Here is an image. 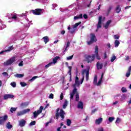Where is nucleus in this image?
I'll list each match as a JSON object with an SVG mask.
<instances>
[{"instance_id":"obj_9","label":"nucleus","mask_w":131,"mask_h":131,"mask_svg":"<svg viewBox=\"0 0 131 131\" xmlns=\"http://www.w3.org/2000/svg\"><path fill=\"white\" fill-rule=\"evenodd\" d=\"M66 113L63 110V109H60V112H59V116L61 117V120H63L64 118H65V115Z\"/></svg>"},{"instance_id":"obj_56","label":"nucleus","mask_w":131,"mask_h":131,"mask_svg":"<svg viewBox=\"0 0 131 131\" xmlns=\"http://www.w3.org/2000/svg\"><path fill=\"white\" fill-rule=\"evenodd\" d=\"M83 80H84V76H83L81 80L80 84H82V83L83 82Z\"/></svg>"},{"instance_id":"obj_31","label":"nucleus","mask_w":131,"mask_h":131,"mask_svg":"<svg viewBox=\"0 0 131 131\" xmlns=\"http://www.w3.org/2000/svg\"><path fill=\"white\" fill-rule=\"evenodd\" d=\"M97 81H98V76H97V75H95L94 76V79L93 83L95 84H97Z\"/></svg>"},{"instance_id":"obj_59","label":"nucleus","mask_w":131,"mask_h":131,"mask_svg":"<svg viewBox=\"0 0 131 131\" xmlns=\"http://www.w3.org/2000/svg\"><path fill=\"white\" fill-rule=\"evenodd\" d=\"M95 112H97V108H95L92 111V114H94Z\"/></svg>"},{"instance_id":"obj_23","label":"nucleus","mask_w":131,"mask_h":131,"mask_svg":"<svg viewBox=\"0 0 131 131\" xmlns=\"http://www.w3.org/2000/svg\"><path fill=\"white\" fill-rule=\"evenodd\" d=\"M97 69H102L103 68V64H100V62H98L97 63Z\"/></svg>"},{"instance_id":"obj_22","label":"nucleus","mask_w":131,"mask_h":131,"mask_svg":"<svg viewBox=\"0 0 131 131\" xmlns=\"http://www.w3.org/2000/svg\"><path fill=\"white\" fill-rule=\"evenodd\" d=\"M59 111H60V108H58L56 110V113L55 115L56 119H59V116L60 115V113H59Z\"/></svg>"},{"instance_id":"obj_7","label":"nucleus","mask_w":131,"mask_h":131,"mask_svg":"<svg viewBox=\"0 0 131 131\" xmlns=\"http://www.w3.org/2000/svg\"><path fill=\"white\" fill-rule=\"evenodd\" d=\"M6 120H8V115H6L4 117H0V125H3Z\"/></svg>"},{"instance_id":"obj_43","label":"nucleus","mask_w":131,"mask_h":131,"mask_svg":"<svg viewBox=\"0 0 131 131\" xmlns=\"http://www.w3.org/2000/svg\"><path fill=\"white\" fill-rule=\"evenodd\" d=\"M114 119H115V117H110L108 118V121H110V122H112V121H113V120H114Z\"/></svg>"},{"instance_id":"obj_50","label":"nucleus","mask_w":131,"mask_h":131,"mask_svg":"<svg viewBox=\"0 0 131 131\" xmlns=\"http://www.w3.org/2000/svg\"><path fill=\"white\" fill-rule=\"evenodd\" d=\"M2 74L3 75H4V76H9V74H8V73H7L6 72H3Z\"/></svg>"},{"instance_id":"obj_8","label":"nucleus","mask_w":131,"mask_h":131,"mask_svg":"<svg viewBox=\"0 0 131 131\" xmlns=\"http://www.w3.org/2000/svg\"><path fill=\"white\" fill-rule=\"evenodd\" d=\"M95 57H96L97 60H101V58L99 55V47H98V46H95Z\"/></svg>"},{"instance_id":"obj_38","label":"nucleus","mask_w":131,"mask_h":131,"mask_svg":"<svg viewBox=\"0 0 131 131\" xmlns=\"http://www.w3.org/2000/svg\"><path fill=\"white\" fill-rule=\"evenodd\" d=\"M20 106L21 107L27 106H28V103H27V102L21 103Z\"/></svg>"},{"instance_id":"obj_14","label":"nucleus","mask_w":131,"mask_h":131,"mask_svg":"<svg viewBox=\"0 0 131 131\" xmlns=\"http://www.w3.org/2000/svg\"><path fill=\"white\" fill-rule=\"evenodd\" d=\"M116 13L117 14H119L120 12H121V8L120 7V5H117L115 8Z\"/></svg>"},{"instance_id":"obj_11","label":"nucleus","mask_w":131,"mask_h":131,"mask_svg":"<svg viewBox=\"0 0 131 131\" xmlns=\"http://www.w3.org/2000/svg\"><path fill=\"white\" fill-rule=\"evenodd\" d=\"M14 95L12 94H6L4 96V100H8V99H13L14 98Z\"/></svg>"},{"instance_id":"obj_3","label":"nucleus","mask_w":131,"mask_h":131,"mask_svg":"<svg viewBox=\"0 0 131 131\" xmlns=\"http://www.w3.org/2000/svg\"><path fill=\"white\" fill-rule=\"evenodd\" d=\"M15 61H16V57H12L7 60L6 62H4V65L5 66H9V65H12V64Z\"/></svg>"},{"instance_id":"obj_19","label":"nucleus","mask_w":131,"mask_h":131,"mask_svg":"<svg viewBox=\"0 0 131 131\" xmlns=\"http://www.w3.org/2000/svg\"><path fill=\"white\" fill-rule=\"evenodd\" d=\"M130 72H131V66H130L127 70V73H126V77H129L130 75Z\"/></svg>"},{"instance_id":"obj_49","label":"nucleus","mask_w":131,"mask_h":131,"mask_svg":"<svg viewBox=\"0 0 131 131\" xmlns=\"http://www.w3.org/2000/svg\"><path fill=\"white\" fill-rule=\"evenodd\" d=\"M11 19H14V20H16V19H17V15L13 14L11 17Z\"/></svg>"},{"instance_id":"obj_46","label":"nucleus","mask_w":131,"mask_h":131,"mask_svg":"<svg viewBox=\"0 0 131 131\" xmlns=\"http://www.w3.org/2000/svg\"><path fill=\"white\" fill-rule=\"evenodd\" d=\"M11 85L13 88H16V82H11Z\"/></svg>"},{"instance_id":"obj_39","label":"nucleus","mask_w":131,"mask_h":131,"mask_svg":"<svg viewBox=\"0 0 131 131\" xmlns=\"http://www.w3.org/2000/svg\"><path fill=\"white\" fill-rule=\"evenodd\" d=\"M116 59V56L115 55L113 56L111 59V62H114Z\"/></svg>"},{"instance_id":"obj_47","label":"nucleus","mask_w":131,"mask_h":131,"mask_svg":"<svg viewBox=\"0 0 131 131\" xmlns=\"http://www.w3.org/2000/svg\"><path fill=\"white\" fill-rule=\"evenodd\" d=\"M72 59H73V55H71L67 57V60H72Z\"/></svg>"},{"instance_id":"obj_6","label":"nucleus","mask_w":131,"mask_h":131,"mask_svg":"<svg viewBox=\"0 0 131 131\" xmlns=\"http://www.w3.org/2000/svg\"><path fill=\"white\" fill-rule=\"evenodd\" d=\"M84 73H86V81H88L90 77V69H88L87 70H83L82 72V74L83 75Z\"/></svg>"},{"instance_id":"obj_17","label":"nucleus","mask_w":131,"mask_h":131,"mask_svg":"<svg viewBox=\"0 0 131 131\" xmlns=\"http://www.w3.org/2000/svg\"><path fill=\"white\" fill-rule=\"evenodd\" d=\"M103 121V118H99L96 120L95 123L96 124H100Z\"/></svg>"},{"instance_id":"obj_55","label":"nucleus","mask_w":131,"mask_h":131,"mask_svg":"<svg viewBox=\"0 0 131 131\" xmlns=\"http://www.w3.org/2000/svg\"><path fill=\"white\" fill-rule=\"evenodd\" d=\"M69 32H70V33H71V34L74 33V32H75V30L72 29V30L69 31Z\"/></svg>"},{"instance_id":"obj_10","label":"nucleus","mask_w":131,"mask_h":131,"mask_svg":"<svg viewBox=\"0 0 131 131\" xmlns=\"http://www.w3.org/2000/svg\"><path fill=\"white\" fill-rule=\"evenodd\" d=\"M102 16L99 17L98 23L97 24V29L101 28L102 27Z\"/></svg>"},{"instance_id":"obj_25","label":"nucleus","mask_w":131,"mask_h":131,"mask_svg":"<svg viewBox=\"0 0 131 131\" xmlns=\"http://www.w3.org/2000/svg\"><path fill=\"white\" fill-rule=\"evenodd\" d=\"M7 128H8V129H10L13 127V125L11 124V123L10 122H8L6 125Z\"/></svg>"},{"instance_id":"obj_48","label":"nucleus","mask_w":131,"mask_h":131,"mask_svg":"<svg viewBox=\"0 0 131 131\" xmlns=\"http://www.w3.org/2000/svg\"><path fill=\"white\" fill-rule=\"evenodd\" d=\"M38 77V76H34L30 80V81H33L35 79H36Z\"/></svg>"},{"instance_id":"obj_16","label":"nucleus","mask_w":131,"mask_h":131,"mask_svg":"<svg viewBox=\"0 0 131 131\" xmlns=\"http://www.w3.org/2000/svg\"><path fill=\"white\" fill-rule=\"evenodd\" d=\"M42 39L44 40V42H45L46 44L48 43L49 41H50V38L48 36H46L42 38Z\"/></svg>"},{"instance_id":"obj_28","label":"nucleus","mask_w":131,"mask_h":131,"mask_svg":"<svg viewBox=\"0 0 131 131\" xmlns=\"http://www.w3.org/2000/svg\"><path fill=\"white\" fill-rule=\"evenodd\" d=\"M75 94H76L75 95V97H76V102H78V100H79V94H78V92H76Z\"/></svg>"},{"instance_id":"obj_32","label":"nucleus","mask_w":131,"mask_h":131,"mask_svg":"<svg viewBox=\"0 0 131 131\" xmlns=\"http://www.w3.org/2000/svg\"><path fill=\"white\" fill-rule=\"evenodd\" d=\"M80 24H81V21H79V23H76L73 27V28L74 29V28H76V27H77V26H78L79 25H80Z\"/></svg>"},{"instance_id":"obj_64","label":"nucleus","mask_w":131,"mask_h":131,"mask_svg":"<svg viewBox=\"0 0 131 131\" xmlns=\"http://www.w3.org/2000/svg\"><path fill=\"white\" fill-rule=\"evenodd\" d=\"M61 128H62V127H58L57 128V131H62V130H61Z\"/></svg>"},{"instance_id":"obj_13","label":"nucleus","mask_w":131,"mask_h":131,"mask_svg":"<svg viewBox=\"0 0 131 131\" xmlns=\"http://www.w3.org/2000/svg\"><path fill=\"white\" fill-rule=\"evenodd\" d=\"M26 124V121L24 119H22L19 121V125L21 127H23V126H25Z\"/></svg>"},{"instance_id":"obj_51","label":"nucleus","mask_w":131,"mask_h":131,"mask_svg":"<svg viewBox=\"0 0 131 131\" xmlns=\"http://www.w3.org/2000/svg\"><path fill=\"white\" fill-rule=\"evenodd\" d=\"M114 39H119V36H118L117 35H115L114 36Z\"/></svg>"},{"instance_id":"obj_53","label":"nucleus","mask_w":131,"mask_h":131,"mask_svg":"<svg viewBox=\"0 0 131 131\" xmlns=\"http://www.w3.org/2000/svg\"><path fill=\"white\" fill-rule=\"evenodd\" d=\"M49 98L54 99V94H53V93L50 94V95H49Z\"/></svg>"},{"instance_id":"obj_24","label":"nucleus","mask_w":131,"mask_h":131,"mask_svg":"<svg viewBox=\"0 0 131 131\" xmlns=\"http://www.w3.org/2000/svg\"><path fill=\"white\" fill-rule=\"evenodd\" d=\"M15 77H17V78H22L24 76V74H16L15 75Z\"/></svg>"},{"instance_id":"obj_36","label":"nucleus","mask_w":131,"mask_h":131,"mask_svg":"<svg viewBox=\"0 0 131 131\" xmlns=\"http://www.w3.org/2000/svg\"><path fill=\"white\" fill-rule=\"evenodd\" d=\"M101 83H102V78H100L99 81L96 84H95L96 85H97V86H99V85H101Z\"/></svg>"},{"instance_id":"obj_30","label":"nucleus","mask_w":131,"mask_h":131,"mask_svg":"<svg viewBox=\"0 0 131 131\" xmlns=\"http://www.w3.org/2000/svg\"><path fill=\"white\" fill-rule=\"evenodd\" d=\"M12 50H14V47H13V46H11L8 47V49L5 50V52H11V51H12Z\"/></svg>"},{"instance_id":"obj_2","label":"nucleus","mask_w":131,"mask_h":131,"mask_svg":"<svg viewBox=\"0 0 131 131\" xmlns=\"http://www.w3.org/2000/svg\"><path fill=\"white\" fill-rule=\"evenodd\" d=\"M42 10L43 9L37 8L35 10H31L30 13H32L33 15H39L42 14Z\"/></svg>"},{"instance_id":"obj_34","label":"nucleus","mask_w":131,"mask_h":131,"mask_svg":"<svg viewBox=\"0 0 131 131\" xmlns=\"http://www.w3.org/2000/svg\"><path fill=\"white\" fill-rule=\"evenodd\" d=\"M17 116H21V115H24V113L23 111L17 112Z\"/></svg>"},{"instance_id":"obj_5","label":"nucleus","mask_w":131,"mask_h":131,"mask_svg":"<svg viewBox=\"0 0 131 131\" xmlns=\"http://www.w3.org/2000/svg\"><path fill=\"white\" fill-rule=\"evenodd\" d=\"M42 110H43V106H40L39 110H38L37 112L35 111L33 113L34 118H36V117H37V116L39 115V114H40V113L42 112Z\"/></svg>"},{"instance_id":"obj_18","label":"nucleus","mask_w":131,"mask_h":131,"mask_svg":"<svg viewBox=\"0 0 131 131\" xmlns=\"http://www.w3.org/2000/svg\"><path fill=\"white\" fill-rule=\"evenodd\" d=\"M60 57L59 56H56L55 57H54L53 59V64H56V63H57L58 60H59V59H60Z\"/></svg>"},{"instance_id":"obj_29","label":"nucleus","mask_w":131,"mask_h":131,"mask_svg":"<svg viewBox=\"0 0 131 131\" xmlns=\"http://www.w3.org/2000/svg\"><path fill=\"white\" fill-rule=\"evenodd\" d=\"M68 105V101L67 100H66L63 105V109H66V107H67Z\"/></svg>"},{"instance_id":"obj_42","label":"nucleus","mask_w":131,"mask_h":131,"mask_svg":"<svg viewBox=\"0 0 131 131\" xmlns=\"http://www.w3.org/2000/svg\"><path fill=\"white\" fill-rule=\"evenodd\" d=\"M121 91L122 93H126L127 92V90H126V88L124 87H122L121 89Z\"/></svg>"},{"instance_id":"obj_60","label":"nucleus","mask_w":131,"mask_h":131,"mask_svg":"<svg viewBox=\"0 0 131 131\" xmlns=\"http://www.w3.org/2000/svg\"><path fill=\"white\" fill-rule=\"evenodd\" d=\"M18 66L22 67L23 66V61H21L19 63Z\"/></svg>"},{"instance_id":"obj_20","label":"nucleus","mask_w":131,"mask_h":131,"mask_svg":"<svg viewBox=\"0 0 131 131\" xmlns=\"http://www.w3.org/2000/svg\"><path fill=\"white\" fill-rule=\"evenodd\" d=\"M110 23H111V20H108L105 25L104 26V28L105 29H108V27H109V25H110Z\"/></svg>"},{"instance_id":"obj_27","label":"nucleus","mask_w":131,"mask_h":131,"mask_svg":"<svg viewBox=\"0 0 131 131\" xmlns=\"http://www.w3.org/2000/svg\"><path fill=\"white\" fill-rule=\"evenodd\" d=\"M111 10H112V6H110L108 9H107V11L106 12V16H109L110 12H111Z\"/></svg>"},{"instance_id":"obj_58","label":"nucleus","mask_w":131,"mask_h":131,"mask_svg":"<svg viewBox=\"0 0 131 131\" xmlns=\"http://www.w3.org/2000/svg\"><path fill=\"white\" fill-rule=\"evenodd\" d=\"M83 17L84 19H88V15H86V14H84V15H83Z\"/></svg>"},{"instance_id":"obj_41","label":"nucleus","mask_w":131,"mask_h":131,"mask_svg":"<svg viewBox=\"0 0 131 131\" xmlns=\"http://www.w3.org/2000/svg\"><path fill=\"white\" fill-rule=\"evenodd\" d=\"M52 65H53V62H50L48 64L46 65L45 68H49V67H50V66H52Z\"/></svg>"},{"instance_id":"obj_54","label":"nucleus","mask_w":131,"mask_h":131,"mask_svg":"<svg viewBox=\"0 0 131 131\" xmlns=\"http://www.w3.org/2000/svg\"><path fill=\"white\" fill-rule=\"evenodd\" d=\"M116 122L117 123H119V122H120V119L119 118H117L116 120Z\"/></svg>"},{"instance_id":"obj_33","label":"nucleus","mask_w":131,"mask_h":131,"mask_svg":"<svg viewBox=\"0 0 131 131\" xmlns=\"http://www.w3.org/2000/svg\"><path fill=\"white\" fill-rule=\"evenodd\" d=\"M71 120L70 119H67V124L68 125V126H70V125H71Z\"/></svg>"},{"instance_id":"obj_21","label":"nucleus","mask_w":131,"mask_h":131,"mask_svg":"<svg viewBox=\"0 0 131 131\" xmlns=\"http://www.w3.org/2000/svg\"><path fill=\"white\" fill-rule=\"evenodd\" d=\"M74 19L75 20H78V19H82V14H80V15L74 16Z\"/></svg>"},{"instance_id":"obj_12","label":"nucleus","mask_w":131,"mask_h":131,"mask_svg":"<svg viewBox=\"0 0 131 131\" xmlns=\"http://www.w3.org/2000/svg\"><path fill=\"white\" fill-rule=\"evenodd\" d=\"M77 108H78V109H83V102H82V101H79L78 103Z\"/></svg>"},{"instance_id":"obj_45","label":"nucleus","mask_w":131,"mask_h":131,"mask_svg":"<svg viewBox=\"0 0 131 131\" xmlns=\"http://www.w3.org/2000/svg\"><path fill=\"white\" fill-rule=\"evenodd\" d=\"M94 42V41L91 40L88 41V42H87V43H88V45L89 46H90V45H92Z\"/></svg>"},{"instance_id":"obj_57","label":"nucleus","mask_w":131,"mask_h":131,"mask_svg":"<svg viewBox=\"0 0 131 131\" xmlns=\"http://www.w3.org/2000/svg\"><path fill=\"white\" fill-rule=\"evenodd\" d=\"M70 47V42L69 41H68L67 43V48H69Z\"/></svg>"},{"instance_id":"obj_1","label":"nucleus","mask_w":131,"mask_h":131,"mask_svg":"<svg viewBox=\"0 0 131 131\" xmlns=\"http://www.w3.org/2000/svg\"><path fill=\"white\" fill-rule=\"evenodd\" d=\"M79 81H75V83L73 84V88L74 89L73 90L72 93H70V99L73 100V97H74V95H75V93L77 92V89H76V86H79L80 85Z\"/></svg>"},{"instance_id":"obj_4","label":"nucleus","mask_w":131,"mask_h":131,"mask_svg":"<svg viewBox=\"0 0 131 131\" xmlns=\"http://www.w3.org/2000/svg\"><path fill=\"white\" fill-rule=\"evenodd\" d=\"M96 59V55L92 54V56L91 55H88L86 57V61L88 63H92L93 61H94Z\"/></svg>"},{"instance_id":"obj_62","label":"nucleus","mask_w":131,"mask_h":131,"mask_svg":"<svg viewBox=\"0 0 131 131\" xmlns=\"http://www.w3.org/2000/svg\"><path fill=\"white\" fill-rule=\"evenodd\" d=\"M75 81H79V78H78V77L76 76Z\"/></svg>"},{"instance_id":"obj_37","label":"nucleus","mask_w":131,"mask_h":131,"mask_svg":"<svg viewBox=\"0 0 131 131\" xmlns=\"http://www.w3.org/2000/svg\"><path fill=\"white\" fill-rule=\"evenodd\" d=\"M36 123V121H33L30 123L29 125L30 126H32V125H35Z\"/></svg>"},{"instance_id":"obj_63","label":"nucleus","mask_w":131,"mask_h":131,"mask_svg":"<svg viewBox=\"0 0 131 131\" xmlns=\"http://www.w3.org/2000/svg\"><path fill=\"white\" fill-rule=\"evenodd\" d=\"M61 80L62 81V82H64L65 81V77L64 76H62V77L61 78Z\"/></svg>"},{"instance_id":"obj_61","label":"nucleus","mask_w":131,"mask_h":131,"mask_svg":"<svg viewBox=\"0 0 131 131\" xmlns=\"http://www.w3.org/2000/svg\"><path fill=\"white\" fill-rule=\"evenodd\" d=\"M104 59H107V53L106 52H104Z\"/></svg>"},{"instance_id":"obj_15","label":"nucleus","mask_w":131,"mask_h":131,"mask_svg":"<svg viewBox=\"0 0 131 131\" xmlns=\"http://www.w3.org/2000/svg\"><path fill=\"white\" fill-rule=\"evenodd\" d=\"M91 40L96 42L97 41V38H96V35L95 34H91Z\"/></svg>"},{"instance_id":"obj_40","label":"nucleus","mask_w":131,"mask_h":131,"mask_svg":"<svg viewBox=\"0 0 131 131\" xmlns=\"http://www.w3.org/2000/svg\"><path fill=\"white\" fill-rule=\"evenodd\" d=\"M20 84L23 87L26 86V85H27V84L24 82H20Z\"/></svg>"},{"instance_id":"obj_52","label":"nucleus","mask_w":131,"mask_h":131,"mask_svg":"<svg viewBox=\"0 0 131 131\" xmlns=\"http://www.w3.org/2000/svg\"><path fill=\"white\" fill-rule=\"evenodd\" d=\"M60 99L61 100H63L64 99V96L63 95V93H61L60 96Z\"/></svg>"},{"instance_id":"obj_26","label":"nucleus","mask_w":131,"mask_h":131,"mask_svg":"<svg viewBox=\"0 0 131 131\" xmlns=\"http://www.w3.org/2000/svg\"><path fill=\"white\" fill-rule=\"evenodd\" d=\"M114 43H115V48H117V47L119 46V45L120 44V42H119V40H116L115 41Z\"/></svg>"},{"instance_id":"obj_44","label":"nucleus","mask_w":131,"mask_h":131,"mask_svg":"<svg viewBox=\"0 0 131 131\" xmlns=\"http://www.w3.org/2000/svg\"><path fill=\"white\" fill-rule=\"evenodd\" d=\"M16 110H17V108L15 107H11L10 109L11 113H13V112H15V111H16Z\"/></svg>"},{"instance_id":"obj_35","label":"nucleus","mask_w":131,"mask_h":131,"mask_svg":"<svg viewBox=\"0 0 131 131\" xmlns=\"http://www.w3.org/2000/svg\"><path fill=\"white\" fill-rule=\"evenodd\" d=\"M24 112V114H26V113H28V112H30V109L28 108L23 111Z\"/></svg>"}]
</instances>
